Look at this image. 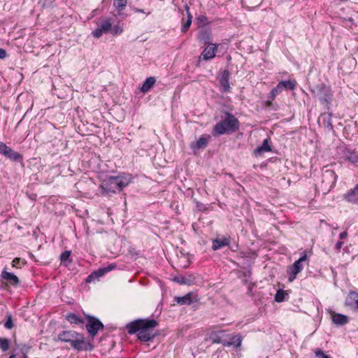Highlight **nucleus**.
Listing matches in <instances>:
<instances>
[{"instance_id":"f257e3e1","label":"nucleus","mask_w":358,"mask_h":358,"mask_svg":"<svg viewBox=\"0 0 358 358\" xmlns=\"http://www.w3.org/2000/svg\"><path fill=\"white\" fill-rule=\"evenodd\" d=\"M132 174L128 173H120L117 176H106L101 180L99 185L101 194L103 196H110L111 194H116L121 192L133 182Z\"/></svg>"},{"instance_id":"f03ea898","label":"nucleus","mask_w":358,"mask_h":358,"mask_svg":"<svg viewBox=\"0 0 358 358\" xmlns=\"http://www.w3.org/2000/svg\"><path fill=\"white\" fill-rule=\"evenodd\" d=\"M157 325L158 322L155 319H138L129 322L126 329L129 334H136L140 341L147 342L154 338L152 331Z\"/></svg>"},{"instance_id":"7ed1b4c3","label":"nucleus","mask_w":358,"mask_h":358,"mask_svg":"<svg viewBox=\"0 0 358 358\" xmlns=\"http://www.w3.org/2000/svg\"><path fill=\"white\" fill-rule=\"evenodd\" d=\"M224 118L213 127L212 135L215 137L235 133L240 128L239 120L232 113L224 112Z\"/></svg>"},{"instance_id":"20e7f679","label":"nucleus","mask_w":358,"mask_h":358,"mask_svg":"<svg viewBox=\"0 0 358 358\" xmlns=\"http://www.w3.org/2000/svg\"><path fill=\"white\" fill-rule=\"evenodd\" d=\"M310 91L318 99L320 103L324 106L326 110H331L334 92L330 85L321 83L313 87H310Z\"/></svg>"},{"instance_id":"39448f33","label":"nucleus","mask_w":358,"mask_h":358,"mask_svg":"<svg viewBox=\"0 0 358 358\" xmlns=\"http://www.w3.org/2000/svg\"><path fill=\"white\" fill-rule=\"evenodd\" d=\"M67 343L78 352L92 351L94 348V345L90 338H87L83 334L78 333L72 338Z\"/></svg>"},{"instance_id":"423d86ee","label":"nucleus","mask_w":358,"mask_h":358,"mask_svg":"<svg viewBox=\"0 0 358 358\" xmlns=\"http://www.w3.org/2000/svg\"><path fill=\"white\" fill-rule=\"evenodd\" d=\"M87 323L85 324L86 330L91 337L90 341L93 343L94 338L96 336L99 331L103 330L104 328L103 324L96 317L86 315Z\"/></svg>"},{"instance_id":"0eeeda50","label":"nucleus","mask_w":358,"mask_h":358,"mask_svg":"<svg viewBox=\"0 0 358 358\" xmlns=\"http://www.w3.org/2000/svg\"><path fill=\"white\" fill-rule=\"evenodd\" d=\"M0 154L13 162H19L22 167L24 166L23 155L13 150L5 143L0 141Z\"/></svg>"},{"instance_id":"6e6552de","label":"nucleus","mask_w":358,"mask_h":358,"mask_svg":"<svg viewBox=\"0 0 358 358\" xmlns=\"http://www.w3.org/2000/svg\"><path fill=\"white\" fill-rule=\"evenodd\" d=\"M97 24V28L95 29L92 32V35L96 38H100L103 34L110 32L111 29V19L108 17H101L99 19Z\"/></svg>"},{"instance_id":"1a4fd4ad","label":"nucleus","mask_w":358,"mask_h":358,"mask_svg":"<svg viewBox=\"0 0 358 358\" xmlns=\"http://www.w3.org/2000/svg\"><path fill=\"white\" fill-rule=\"evenodd\" d=\"M117 266L115 263H110L108 264L106 266H103L98 268L97 270L93 271L85 279V282L87 283H90L92 282L99 280V278L107 273L111 271L112 270L116 268Z\"/></svg>"},{"instance_id":"9d476101","label":"nucleus","mask_w":358,"mask_h":358,"mask_svg":"<svg viewBox=\"0 0 358 358\" xmlns=\"http://www.w3.org/2000/svg\"><path fill=\"white\" fill-rule=\"evenodd\" d=\"M206 46V47L201 52L199 60L196 63V66L198 67L201 65V59L208 61L213 59L216 56L219 45L212 43L210 46Z\"/></svg>"},{"instance_id":"9b49d317","label":"nucleus","mask_w":358,"mask_h":358,"mask_svg":"<svg viewBox=\"0 0 358 358\" xmlns=\"http://www.w3.org/2000/svg\"><path fill=\"white\" fill-rule=\"evenodd\" d=\"M231 73L228 69L222 71L217 76L220 84V90L222 92H230L231 87L229 84Z\"/></svg>"},{"instance_id":"f8f14e48","label":"nucleus","mask_w":358,"mask_h":358,"mask_svg":"<svg viewBox=\"0 0 358 358\" xmlns=\"http://www.w3.org/2000/svg\"><path fill=\"white\" fill-rule=\"evenodd\" d=\"M333 116L332 112L330 110H326V112L321 113L317 122L320 125H322L327 132H335L331 122V117Z\"/></svg>"},{"instance_id":"ddd939ff","label":"nucleus","mask_w":358,"mask_h":358,"mask_svg":"<svg viewBox=\"0 0 358 358\" xmlns=\"http://www.w3.org/2000/svg\"><path fill=\"white\" fill-rule=\"evenodd\" d=\"M0 276L3 280V282H5L7 286L12 285L17 287L20 282L18 277L13 273L7 271L6 268H4L2 271Z\"/></svg>"},{"instance_id":"4468645a","label":"nucleus","mask_w":358,"mask_h":358,"mask_svg":"<svg viewBox=\"0 0 358 358\" xmlns=\"http://www.w3.org/2000/svg\"><path fill=\"white\" fill-rule=\"evenodd\" d=\"M210 138V135L201 136L197 141L191 143L190 148L194 153L200 150L205 149L207 147L208 141Z\"/></svg>"},{"instance_id":"2eb2a0df","label":"nucleus","mask_w":358,"mask_h":358,"mask_svg":"<svg viewBox=\"0 0 358 358\" xmlns=\"http://www.w3.org/2000/svg\"><path fill=\"white\" fill-rule=\"evenodd\" d=\"M197 39L201 44L210 46L212 44V32L210 29L199 30L197 34Z\"/></svg>"},{"instance_id":"dca6fc26","label":"nucleus","mask_w":358,"mask_h":358,"mask_svg":"<svg viewBox=\"0 0 358 358\" xmlns=\"http://www.w3.org/2000/svg\"><path fill=\"white\" fill-rule=\"evenodd\" d=\"M337 180V175L334 171L331 169H323L322 172V182L327 181L330 187L335 186Z\"/></svg>"},{"instance_id":"f3484780","label":"nucleus","mask_w":358,"mask_h":358,"mask_svg":"<svg viewBox=\"0 0 358 358\" xmlns=\"http://www.w3.org/2000/svg\"><path fill=\"white\" fill-rule=\"evenodd\" d=\"M303 269V264L296 260L293 264L287 269V275L289 281H293L297 274L300 273Z\"/></svg>"},{"instance_id":"a211bd4d","label":"nucleus","mask_w":358,"mask_h":358,"mask_svg":"<svg viewBox=\"0 0 358 358\" xmlns=\"http://www.w3.org/2000/svg\"><path fill=\"white\" fill-rule=\"evenodd\" d=\"M193 292H187L183 296H176L174 298V301L179 305H190L198 301L196 296H193Z\"/></svg>"},{"instance_id":"6ab92c4d","label":"nucleus","mask_w":358,"mask_h":358,"mask_svg":"<svg viewBox=\"0 0 358 358\" xmlns=\"http://www.w3.org/2000/svg\"><path fill=\"white\" fill-rule=\"evenodd\" d=\"M77 334H78V332L73 330H64L57 335V338H54V341L56 342L67 343Z\"/></svg>"},{"instance_id":"aec40b11","label":"nucleus","mask_w":358,"mask_h":358,"mask_svg":"<svg viewBox=\"0 0 358 358\" xmlns=\"http://www.w3.org/2000/svg\"><path fill=\"white\" fill-rule=\"evenodd\" d=\"M194 277L192 275H185L179 274L175 275L172 280L180 285H191L194 282Z\"/></svg>"},{"instance_id":"412c9836","label":"nucleus","mask_w":358,"mask_h":358,"mask_svg":"<svg viewBox=\"0 0 358 358\" xmlns=\"http://www.w3.org/2000/svg\"><path fill=\"white\" fill-rule=\"evenodd\" d=\"M230 237L223 236L222 238H216L213 240L212 249L214 251L218 250L225 246H229Z\"/></svg>"},{"instance_id":"4be33fe9","label":"nucleus","mask_w":358,"mask_h":358,"mask_svg":"<svg viewBox=\"0 0 358 358\" xmlns=\"http://www.w3.org/2000/svg\"><path fill=\"white\" fill-rule=\"evenodd\" d=\"M224 335L225 331H213L210 334L209 338L213 343H222L224 345L226 340L224 338Z\"/></svg>"},{"instance_id":"5701e85b","label":"nucleus","mask_w":358,"mask_h":358,"mask_svg":"<svg viewBox=\"0 0 358 358\" xmlns=\"http://www.w3.org/2000/svg\"><path fill=\"white\" fill-rule=\"evenodd\" d=\"M343 198L349 203H358V189L357 186L355 185L354 188L348 191L343 195Z\"/></svg>"},{"instance_id":"b1692460","label":"nucleus","mask_w":358,"mask_h":358,"mask_svg":"<svg viewBox=\"0 0 358 358\" xmlns=\"http://www.w3.org/2000/svg\"><path fill=\"white\" fill-rule=\"evenodd\" d=\"M185 10L187 13V20L184 22V19H182V27H181V31L182 33H185L187 31V30L189 29L192 22V15L190 13V8L189 6L186 3L185 5Z\"/></svg>"},{"instance_id":"393cba45","label":"nucleus","mask_w":358,"mask_h":358,"mask_svg":"<svg viewBox=\"0 0 358 358\" xmlns=\"http://www.w3.org/2000/svg\"><path fill=\"white\" fill-rule=\"evenodd\" d=\"M345 303L352 308H358V292H349Z\"/></svg>"},{"instance_id":"a878e982","label":"nucleus","mask_w":358,"mask_h":358,"mask_svg":"<svg viewBox=\"0 0 358 358\" xmlns=\"http://www.w3.org/2000/svg\"><path fill=\"white\" fill-rule=\"evenodd\" d=\"M128 0H114L113 1V6L116 8L117 15L122 18H125L127 15L123 13V10L125 9L127 5Z\"/></svg>"},{"instance_id":"bb28decb","label":"nucleus","mask_w":358,"mask_h":358,"mask_svg":"<svg viewBox=\"0 0 358 358\" xmlns=\"http://www.w3.org/2000/svg\"><path fill=\"white\" fill-rule=\"evenodd\" d=\"M272 152L271 146L269 144V138H265L262 145L257 146L254 150V154L255 155H260L264 152Z\"/></svg>"},{"instance_id":"cd10ccee","label":"nucleus","mask_w":358,"mask_h":358,"mask_svg":"<svg viewBox=\"0 0 358 358\" xmlns=\"http://www.w3.org/2000/svg\"><path fill=\"white\" fill-rule=\"evenodd\" d=\"M278 87L282 90H294L297 85V82L295 80H281L278 84Z\"/></svg>"},{"instance_id":"c85d7f7f","label":"nucleus","mask_w":358,"mask_h":358,"mask_svg":"<svg viewBox=\"0 0 358 358\" xmlns=\"http://www.w3.org/2000/svg\"><path fill=\"white\" fill-rule=\"evenodd\" d=\"M242 343V337L239 335H234L231 336L229 340H225V343H224V346L230 347L233 346L234 348H238L241 346Z\"/></svg>"},{"instance_id":"c756f323","label":"nucleus","mask_w":358,"mask_h":358,"mask_svg":"<svg viewBox=\"0 0 358 358\" xmlns=\"http://www.w3.org/2000/svg\"><path fill=\"white\" fill-rule=\"evenodd\" d=\"M156 82V79L155 77H148L147 78L145 81L143 82L141 87V91L143 93L148 92L151 90V88L154 86L155 83Z\"/></svg>"},{"instance_id":"7c9ffc66","label":"nucleus","mask_w":358,"mask_h":358,"mask_svg":"<svg viewBox=\"0 0 358 358\" xmlns=\"http://www.w3.org/2000/svg\"><path fill=\"white\" fill-rule=\"evenodd\" d=\"M332 321L336 325L343 326L348 322V318L345 315L340 313H334L332 315Z\"/></svg>"},{"instance_id":"2f4dec72","label":"nucleus","mask_w":358,"mask_h":358,"mask_svg":"<svg viewBox=\"0 0 358 358\" xmlns=\"http://www.w3.org/2000/svg\"><path fill=\"white\" fill-rule=\"evenodd\" d=\"M66 320L71 324L82 325L84 324V320L78 315L73 313H69L66 315Z\"/></svg>"},{"instance_id":"473e14b6","label":"nucleus","mask_w":358,"mask_h":358,"mask_svg":"<svg viewBox=\"0 0 358 358\" xmlns=\"http://www.w3.org/2000/svg\"><path fill=\"white\" fill-rule=\"evenodd\" d=\"M71 250H65L59 256V260L61 264L65 266H68L72 263V259L71 258Z\"/></svg>"},{"instance_id":"72a5a7b5","label":"nucleus","mask_w":358,"mask_h":358,"mask_svg":"<svg viewBox=\"0 0 358 358\" xmlns=\"http://www.w3.org/2000/svg\"><path fill=\"white\" fill-rule=\"evenodd\" d=\"M196 23L199 28L203 27L210 24L207 17L204 15H200L196 17Z\"/></svg>"},{"instance_id":"f704fd0d","label":"nucleus","mask_w":358,"mask_h":358,"mask_svg":"<svg viewBox=\"0 0 358 358\" xmlns=\"http://www.w3.org/2000/svg\"><path fill=\"white\" fill-rule=\"evenodd\" d=\"M346 160L352 162V164H356L358 162V155L355 152L347 151L345 156Z\"/></svg>"},{"instance_id":"c9c22d12","label":"nucleus","mask_w":358,"mask_h":358,"mask_svg":"<svg viewBox=\"0 0 358 358\" xmlns=\"http://www.w3.org/2000/svg\"><path fill=\"white\" fill-rule=\"evenodd\" d=\"M10 341L6 338L0 337V349L3 352H6L10 348Z\"/></svg>"},{"instance_id":"e433bc0d","label":"nucleus","mask_w":358,"mask_h":358,"mask_svg":"<svg viewBox=\"0 0 358 358\" xmlns=\"http://www.w3.org/2000/svg\"><path fill=\"white\" fill-rule=\"evenodd\" d=\"M282 91V90L280 88V87H278V85H277L275 87H273L271 92H269L268 95V99H271V100H274L275 98L276 97V96L278 94H279L280 93H281Z\"/></svg>"},{"instance_id":"4c0bfd02","label":"nucleus","mask_w":358,"mask_h":358,"mask_svg":"<svg viewBox=\"0 0 358 358\" xmlns=\"http://www.w3.org/2000/svg\"><path fill=\"white\" fill-rule=\"evenodd\" d=\"M289 292H276L275 294V301L280 303L285 301L288 298Z\"/></svg>"},{"instance_id":"58836bf2","label":"nucleus","mask_w":358,"mask_h":358,"mask_svg":"<svg viewBox=\"0 0 358 358\" xmlns=\"http://www.w3.org/2000/svg\"><path fill=\"white\" fill-rule=\"evenodd\" d=\"M123 32V28L120 27L119 24H116L115 26L111 25V29L110 30V33H111L113 36L120 35Z\"/></svg>"},{"instance_id":"ea45409f","label":"nucleus","mask_w":358,"mask_h":358,"mask_svg":"<svg viewBox=\"0 0 358 358\" xmlns=\"http://www.w3.org/2000/svg\"><path fill=\"white\" fill-rule=\"evenodd\" d=\"M193 201L196 205V208L197 211L206 212L208 210V208L206 206L205 204L202 203L201 202L197 201L196 199L194 198Z\"/></svg>"},{"instance_id":"a19ab883","label":"nucleus","mask_w":358,"mask_h":358,"mask_svg":"<svg viewBox=\"0 0 358 358\" xmlns=\"http://www.w3.org/2000/svg\"><path fill=\"white\" fill-rule=\"evenodd\" d=\"M129 6L130 9L132 11H134V13H144L147 16L151 14V11L150 10H147L146 9H141V8H136L134 6L131 5V3H129Z\"/></svg>"},{"instance_id":"79ce46f5","label":"nucleus","mask_w":358,"mask_h":358,"mask_svg":"<svg viewBox=\"0 0 358 358\" xmlns=\"http://www.w3.org/2000/svg\"><path fill=\"white\" fill-rule=\"evenodd\" d=\"M21 264L22 265H25L27 264V262L25 260H22L20 257H15L12 261V266L16 267V268H21Z\"/></svg>"},{"instance_id":"37998d69","label":"nucleus","mask_w":358,"mask_h":358,"mask_svg":"<svg viewBox=\"0 0 358 358\" xmlns=\"http://www.w3.org/2000/svg\"><path fill=\"white\" fill-rule=\"evenodd\" d=\"M314 354L317 358H331L329 355L324 354L323 350L320 348L315 349Z\"/></svg>"},{"instance_id":"c03bdc74","label":"nucleus","mask_w":358,"mask_h":358,"mask_svg":"<svg viewBox=\"0 0 358 358\" xmlns=\"http://www.w3.org/2000/svg\"><path fill=\"white\" fill-rule=\"evenodd\" d=\"M13 322L12 320V316L10 315H8L7 320L4 323V327L8 329H11L13 327Z\"/></svg>"},{"instance_id":"a18cd8bd","label":"nucleus","mask_w":358,"mask_h":358,"mask_svg":"<svg viewBox=\"0 0 358 358\" xmlns=\"http://www.w3.org/2000/svg\"><path fill=\"white\" fill-rule=\"evenodd\" d=\"M27 354L24 352H22L21 355L12 353L8 358H27Z\"/></svg>"},{"instance_id":"49530a36","label":"nucleus","mask_w":358,"mask_h":358,"mask_svg":"<svg viewBox=\"0 0 358 358\" xmlns=\"http://www.w3.org/2000/svg\"><path fill=\"white\" fill-rule=\"evenodd\" d=\"M308 259V255L306 251H303L301 257L297 259L298 262H300L303 264V262Z\"/></svg>"},{"instance_id":"de8ad7c7","label":"nucleus","mask_w":358,"mask_h":358,"mask_svg":"<svg viewBox=\"0 0 358 358\" xmlns=\"http://www.w3.org/2000/svg\"><path fill=\"white\" fill-rule=\"evenodd\" d=\"M248 268L243 272V275L245 278H249L251 274H252V271H251V265L250 264H248Z\"/></svg>"},{"instance_id":"09e8293b","label":"nucleus","mask_w":358,"mask_h":358,"mask_svg":"<svg viewBox=\"0 0 358 358\" xmlns=\"http://www.w3.org/2000/svg\"><path fill=\"white\" fill-rule=\"evenodd\" d=\"M8 57L6 50L3 48H0V59H3Z\"/></svg>"},{"instance_id":"8fccbe9b","label":"nucleus","mask_w":358,"mask_h":358,"mask_svg":"<svg viewBox=\"0 0 358 358\" xmlns=\"http://www.w3.org/2000/svg\"><path fill=\"white\" fill-rule=\"evenodd\" d=\"M343 245V241H338L336 243V245H335V249L336 250H340L341 248H342Z\"/></svg>"},{"instance_id":"3c124183","label":"nucleus","mask_w":358,"mask_h":358,"mask_svg":"<svg viewBox=\"0 0 358 358\" xmlns=\"http://www.w3.org/2000/svg\"><path fill=\"white\" fill-rule=\"evenodd\" d=\"M348 236V233L346 231H342L339 234L340 239H345Z\"/></svg>"},{"instance_id":"603ef678","label":"nucleus","mask_w":358,"mask_h":358,"mask_svg":"<svg viewBox=\"0 0 358 358\" xmlns=\"http://www.w3.org/2000/svg\"><path fill=\"white\" fill-rule=\"evenodd\" d=\"M29 257L31 259H33L35 262H39V261L36 259V257L32 253L29 252Z\"/></svg>"},{"instance_id":"864d4df0","label":"nucleus","mask_w":358,"mask_h":358,"mask_svg":"<svg viewBox=\"0 0 358 358\" xmlns=\"http://www.w3.org/2000/svg\"><path fill=\"white\" fill-rule=\"evenodd\" d=\"M229 247L230 250L231 251H234V252L236 251L238 249V245H232V246L229 245Z\"/></svg>"},{"instance_id":"5fc2aeb1","label":"nucleus","mask_w":358,"mask_h":358,"mask_svg":"<svg viewBox=\"0 0 358 358\" xmlns=\"http://www.w3.org/2000/svg\"><path fill=\"white\" fill-rule=\"evenodd\" d=\"M272 101L271 99H268L266 101V106H271L272 105Z\"/></svg>"},{"instance_id":"6e6d98bb","label":"nucleus","mask_w":358,"mask_h":358,"mask_svg":"<svg viewBox=\"0 0 358 358\" xmlns=\"http://www.w3.org/2000/svg\"><path fill=\"white\" fill-rule=\"evenodd\" d=\"M252 288H253V285H250L248 288V291L249 292H251L252 290Z\"/></svg>"},{"instance_id":"4d7b16f0","label":"nucleus","mask_w":358,"mask_h":358,"mask_svg":"<svg viewBox=\"0 0 358 358\" xmlns=\"http://www.w3.org/2000/svg\"><path fill=\"white\" fill-rule=\"evenodd\" d=\"M276 291L281 292V291H285V290L282 288H278V289H276Z\"/></svg>"},{"instance_id":"13d9d810","label":"nucleus","mask_w":358,"mask_h":358,"mask_svg":"<svg viewBox=\"0 0 358 358\" xmlns=\"http://www.w3.org/2000/svg\"><path fill=\"white\" fill-rule=\"evenodd\" d=\"M241 268H246L245 266H240Z\"/></svg>"},{"instance_id":"bf43d9fd","label":"nucleus","mask_w":358,"mask_h":358,"mask_svg":"<svg viewBox=\"0 0 358 358\" xmlns=\"http://www.w3.org/2000/svg\"><path fill=\"white\" fill-rule=\"evenodd\" d=\"M265 166H266V165L262 164V165L261 166V167H262V168H263V167H264Z\"/></svg>"},{"instance_id":"052dcab7","label":"nucleus","mask_w":358,"mask_h":358,"mask_svg":"<svg viewBox=\"0 0 358 358\" xmlns=\"http://www.w3.org/2000/svg\"><path fill=\"white\" fill-rule=\"evenodd\" d=\"M265 166H266V165L262 164V165L261 166V167H262V168H263V167H264Z\"/></svg>"},{"instance_id":"680f3d73","label":"nucleus","mask_w":358,"mask_h":358,"mask_svg":"<svg viewBox=\"0 0 358 358\" xmlns=\"http://www.w3.org/2000/svg\"><path fill=\"white\" fill-rule=\"evenodd\" d=\"M356 186H357V188L358 189V183L356 185Z\"/></svg>"},{"instance_id":"e2e57ef3","label":"nucleus","mask_w":358,"mask_h":358,"mask_svg":"<svg viewBox=\"0 0 358 358\" xmlns=\"http://www.w3.org/2000/svg\"><path fill=\"white\" fill-rule=\"evenodd\" d=\"M356 186H357V188L358 189V183L356 185Z\"/></svg>"},{"instance_id":"0e129e2a","label":"nucleus","mask_w":358,"mask_h":358,"mask_svg":"<svg viewBox=\"0 0 358 358\" xmlns=\"http://www.w3.org/2000/svg\"><path fill=\"white\" fill-rule=\"evenodd\" d=\"M357 309H358V308H357Z\"/></svg>"}]
</instances>
